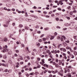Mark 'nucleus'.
<instances>
[{"label": "nucleus", "instance_id": "obj_34", "mask_svg": "<svg viewBox=\"0 0 77 77\" xmlns=\"http://www.w3.org/2000/svg\"><path fill=\"white\" fill-rule=\"evenodd\" d=\"M62 37L64 38V40H66V38H65V36H63H63Z\"/></svg>", "mask_w": 77, "mask_h": 77}, {"label": "nucleus", "instance_id": "obj_57", "mask_svg": "<svg viewBox=\"0 0 77 77\" xmlns=\"http://www.w3.org/2000/svg\"><path fill=\"white\" fill-rule=\"evenodd\" d=\"M38 42H42V39H40L38 40Z\"/></svg>", "mask_w": 77, "mask_h": 77}, {"label": "nucleus", "instance_id": "obj_63", "mask_svg": "<svg viewBox=\"0 0 77 77\" xmlns=\"http://www.w3.org/2000/svg\"><path fill=\"white\" fill-rule=\"evenodd\" d=\"M33 51H34L35 52H36V49H34L33 50Z\"/></svg>", "mask_w": 77, "mask_h": 77}, {"label": "nucleus", "instance_id": "obj_12", "mask_svg": "<svg viewBox=\"0 0 77 77\" xmlns=\"http://www.w3.org/2000/svg\"><path fill=\"white\" fill-rule=\"evenodd\" d=\"M26 21H29V22H32V20H28V19H26Z\"/></svg>", "mask_w": 77, "mask_h": 77}, {"label": "nucleus", "instance_id": "obj_41", "mask_svg": "<svg viewBox=\"0 0 77 77\" xmlns=\"http://www.w3.org/2000/svg\"><path fill=\"white\" fill-rule=\"evenodd\" d=\"M51 17H54V14H51Z\"/></svg>", "mask_w": 77, "mask_h": 77}, {"label": "nucleus", "instance_id": "obj_33", "mask_svg": "<svg viewBox=\"0 0 77 77\" xmlns=\"http://www.w3.org/2000/svg\"><path fill=\"white\" fill-rule=\"evenodd\" d=\"M21 47H25L24 45L23 44H21Z\"/></svg>", "mask_w": 77, "mask_h": 77}, {"label": "nucleus", "instance_id": "obj_6", "mask_svg": "<svg viewBox=\"0 0 77 77\" xmlns=\"http://www.w3.org/2000/svg\"><path fill=\"white\" fill-rule=\"evenodd\" d=\"M36 45H37V46L38 47H39L40 46V43H36Z\"/></svg>", "mask_w": 77, "mask_h": 77}, {"label": "nucleus", "instance_id": "obj_52", "mask_svg": "<svg viewBox=\"0 0 77 77\" xmlns=\"http://www.w3.org/2000/svg\"><path fill=\"white\" fill-rule=\"evenodd\" d=\"M58 11H61L62 10V9H61L60 8H58Z\"/></svg>", "mask_w": 77, "mask_h": 77}, {"label": "nucleus", "instance_id": "obj_44", "mask_svg": "<svg viewBox=\"0 0 77 77\" xmlns=\"http://www.w3.org/2000/svg\"><path fill=\"white\" fill-rule=\"evenodd\" d=\"M58 61H59V60H58V59H56L55 60L56 62H57V63H58Z\"/></svg>", "mask_w": 77, "mask_h": 77}, {"label": "nucleus", "instance_id": "obj_59", "mask_svg": "<svg viewBox=\"0 0 77 77\" xmlns=\"http://www.w3.org/2000/svg\"><path fill=\"white\" fill-rule=\"evenodd\" d=\"M8 7H11V4H8Z\"/></svg>", "mask_w": 77, "mask_h": 77}, {"label": "nucleus", "instance_id": "obj_20", "mask_svg": "<svg viewBox=\"0 0 77 77\" xmlns=\"http://www.w3.org/2000/svg\"><path fill=\"white\" fill-rule=\"evenodd\" d=\"M3 26L4 27H8V25L7 24H4L3 25Z\"/></svg>", "mask_w": 77, "mask_h": 77}, {"label": "nucleus", "instance_id": "obj_10", "mask_svg": "<svg viewBox=\"0 0 77 77\" xmlns=\"http://www.w3.org/2000/svg\"><path fill=\"white\" fill-rule=\"evenodd\" d=\"M63 51L64 52H66V50L65 48H63Z\"/></svg>", "mask_w": 77, "mask_h": 77}, {"label": "nucleus", "instance_id": "obj_64", "mask_svg": "<svg viewBox=\"0 0 77 77\" xmlns=\"http://www.w3.org/2000/svg\"><path fill=\"white\" fill-rule=\"evenodd\" d=\"M54 35H57V32H55L54 33Z\"/></svg>", "mask_w": 77, "mask_h": 77}, {"label": "nucleus", "instance_id": "obj_38", "mask_svg": "<svg viewBox=\"0 0 77 77\" xmlns=\"http://www.w3.org/2000/svg\"><path fill=\"white\" fill-rule=\"evenodd\" d=\"M70 47H69V46H67V47H66V49L67 50H69Z\"/></svg>", "mask_w": 77, "mask_h": 77}, {"label": "nucleus", "instance_id": "obj_39", "mask_svg": "<svg viewBox=\"0 0 77 77\" xmlns=\"http://www.w3.org/2000/svg\"><path fill=\"white\" fill-rule=\"evenodd\" d=\"M67 54H70V53H71V52H69V51H68L67 52Z\"/></svg>", "mask_w": 77, "mask_h": 77}, {"label": "nucleus", "instance_id": "obj_48", "mask_svg": "<svg viewBox=\"0 0 77 77\" xmlns=\"http://www.w3.org/2000/svg\"><path fill=\"white\" fill-rule=\"evenodd\" d=\"M16 44L17 45H19L20 44V43L18 41L16 42Z\"/></svg>", "mask_w": 77, "mask_h": 77}, {"label": "nucleus", "instance_id": "obj_27", "mask_svg": "<svg viewBox=\"0 0 77 77\" xmlns=\"http://www.w3.org/2000/svg\"><path fill=\"white\" fill-rule=\"evenodd\" d=\"M44 35H45L44 34H43L42 35H41V36H40V38H42V37H43L44 36Z\"/></svg>", "mask_w": 77, "mask_h": 77}, {"label": "nucleus", "instance_id": "obj_51", "mask_svg": "<svg viewBox=\"0 0 77 77\" xmlns=\"http://www.w3.org/2000/svg\"><path fill=\"white\" fill-rule=\"evenodd\" d=\"M56 63L55 62H53V65H56Z\"/></svg>", "mask_w": 77, "mask_h": 77}, {"label": "nucleus", "instance_id": "obj_4", "mask_svg": "<svg viewBox=\"0 0 77 77\" xmlns=\"http://www.w3.org/2000/svg\"><path fill=\"white\" fill-rule=\"evenodd\" d=\"M14 35L12 34H10L9 35V37L10 38H12V36Z\"/></svg>", "mask_w": 77, "mask_h": 77}, {"label": "nucleus", "instance_id": "obj_61", "mask_svg": "<svg viewBox=\"0 0 77 77\" xmlns=\"http://www.w3.org/2000/svg\"><path fill=\"white\" fill-rule=\"evenodd\" d=\"M2 66H6V65L4 63L2 64Z\"/></svg>", "mask_w": 77, "mask_h": 77}, {"label": "nucleus", "instance_id": "obj_47", "mask_svg": "<svg viewBox=\"0 0 77 77\" xmlns=\"http://www.w3.org/2000/svg\"><path fill=\"white\" fill-rule=\"evenodd\" d=\"M23 63H24L23 62H20V65H22V64H23Z\"/></svg>", "mask_w": 77, "mask_h": 77}, {"label": "nucleus", "instance_id": "obj_29", "mask_svg": "<svg viewBox=\"0 0 77 77\" xmlns=\"http://www.w3.org/2000/svg\"><path fill=\"white\" fill-rule=\"evenodd\" d=\"M54 52L55 54H56V53H57V51L56 50H55V51L54 50Z\"/></svg>", "mask_w": 77, "mask_h": 77}, {"label": "nucleus", "instance_id": "obj_16", "mask_svg": "<svg viewBox=\"0 0 77 77\" xmlns=\"http://www.w3.org/2000/svg\"><path fill=\"white\" fill-rule=\"evenodd\" d=\"M42 63H44L45 62H44V59H43L42 60Z\"/></svg>", "mask_w": 77, "mask_h": 77}, {"label": "nucleus", "instance_id": "obj_1", "mask_svg": "<svg viewBox=\"0 0 77 77\" xmlns=\"http://www.w3.org/2000/svg\"><path fill=\"white\" fill-rule=\"evenodd\" d=\"M1 52H2V53L8 52V54L9 55H11L12 53V51H11V50L8 49V46L6 45L5 46V47L4 48L3 50H2Z\"/></svg>", "mask_w": 77, "mask_h": 77}, {"label": "nucleus", "instance_id": "obj_5", "mask_svg": "<svg viewBox=\"0 0 77 77\" xmlns=\"http://www.w3.org/2000/svg\"><path fill=\"white\" fill-rule=\"evenodd\" d=\"M24 29H25V30H29L30 28H29V27L27 26H26L25 27Z\"/></svg>", "mask_w": 77, "mask_h": 77}, {"label": "nucleus", "instance_id": "obj_58", "mask_svg": "<svg viewBox=\"0 0 77 77\" xmlns=\"http://www.w3.org/2000/svg\"><path fill=\"white\" fill-rule=\"evenodd\" d=\"M42 69H44V70H45V68L44 67H42Z\"/></svg>", "mask_w": 77, "mask_h": 77}, {"label": "nucleus", "instance_id": "obj_24", "mask_svg": "<svg viewBox=\"0 0 77 77\" xmlns=\"http://www.w3.org/2000/svg\"><path fill=\"white\" fill-rule=\"evenodd\" d=\"M20 60H23V57H22L21 56H20Z\"/></svg>", "mask_w": 77, "mask_h": 77}, {"label": "nucleus", "instance_id": "obj_56", "mask_svg": "<svg viewBox=\"0 0 77 77\" xmlns=\"http://www.w3.org/2000/svg\"><path fill=\"white\" fill-rule=\"evenodd\" d=\"M70 1L71 3H73V0H69Z\"/></svg>", "mask_w": 77, "mask_h": 77}, {"label": "nucleus", "instance_id": "obj_35", "mask_svg": "<svg viewBox=\"0 0 77 77\" xmlns=\"http://www.w3.org/2000/svg\"><path fill=\"white\" fill-rule=\"evenodd\" d=\"M43 41H46V38H43Z\"/></svg>", "mask_w": 77, "mask_h": 77}, {"label": "nucleus", "instance_id": "obj_53", "mask_svg": "<svg viewBox=\"0 0 77 77\" xmlns=\"http://www.w3.org/2000/svg\"><path fill=\"white\" fill-rule=\"evenodd\" d=\"M30 75V74H27L26 75V76H27V77H29V76Z\"/></svg>", "mask_w": 77, "mask_h": 77}, {"label": "nucleus", "instance_id": "obj_46", "mask_svg": "<svg viewBox=\"0 0 77 77\" xmlns=\"http://www.w3.org/2000/svg\"><path fill=\"white\" fill-rule=\"evenodd\" d=\"M56 28H57V29H60L61 27H60V26H57L56 27Z\"/></svg>", "mask_w": 77, "mask_h": 77}, {"label": "nucleus", "instance_id": "obj_30", "mask_svg": "<svg viewBox=\"0 0 77 77\" xmlns=\"http://www.w3.org/2000/svg\"><path fill=\"white\" fill-rule=\"evenodd\" d=\"M15 51L17 53H19V50H16Z\"/></svg>", "mask_w": 77, "mask_h": 77}, {"label": "nucleus", "instance_id": "obj_22", "mask_svg": "<svg viewBox=\"0 0 77 77\" xmlns=\"http://www.w3.org/2000/svg\"><path fill=\"white\" fill-rule=\"evenodd\" d=\"M74 39H75L76 40H77V36H74Z\"/></svg>", "mask_w": 77, "mask_h": 77}, {"label": "nucleus", "instance_id": "obj_11", "mask_svg": "<svg viewBox=\"0 0 77 77\" xmlns=\"http://www.w3.org/2000/svg\"><path fill=\"white\" fill-rule=\"evenodd\" d=\"M66 18H67L68 20H70V17H66Z\"/></svg>", "mask_w": 77, "mask_h": 77}, {"label": "nucleus", "instance_id": "obj_2", "mask_svg": "<svg viewBox=\"0 0 77 77\" xmlns=\"http://www.w3.org/2000/svg\"><path fill=\"white\" fill-rule=\"evenodd\" d=\"M30 16L31 17H34L35 18H38V17H37L36 16L33 15V14H31L30 15Z\"/></svg>", "mask_w": 77, "mask_h": 77}, {"label": "nucleus", "instance_id": "obj_15", "mask_svg": "<svg viewBox=\"0 0 77 77\" xmlns=\"http://www.w3.org/2000/svg\"><path fill=\"white\" fill-rule=\"evenodd\" d=\"M19 27H23V25L22 24H20L19 25Z\"/></svg>", "mask_w": 77, "mask_h": 77}, {"label": "nucleus", "instance_id": "obj_23", "mask_svg": "<svg viewBox=\"0 0 77 77\" xmlns=\"http://www.w3.org/2000/svg\"><path fill=\"white\" fill-rule=\"evenodd\" d=\"M64 25L65 26H68V23H65L64 24Z\"/></svg>", "mask_w": 77, "mask_h": 77}, {"label": "nucleus", "instance_id": "obj_21", "mask_svg": "<svg viewBox=\"0 0 77 77\" xmlns=\"http://www.w3.org/2000/svg\"><path fill=\"white\" fill-rule=\"evenodd\" d=\"M41 60V58H40L38 57L37 58V60H38V61H40Z\"/></svg>", "mask_w": 77, "mask_h": 77}, {"label": "nucleus", "instance_id": "obj_14", "mask_svg": "<svg viewBox=\"0 0 77 77\" xmlns=\"http://www.w3.org/2000/svg\"><path fill=\"white\" fill-rule=\"evenodd\" d=\"M29 75H34V72H32V73H31L29 74Z\"/></svg>", "mask_w": 77, "mask_h": 77}, {"label": "nucleus", "instance_id": "obj_43", "mask_svg": "<svg viewBox=\"0 0 77 77\" xmlns=\"http://www.w3.org/2000/svg\"><path fill=\"white\" fill-rule=\"evenodd\" d=\"M19 20L20 21H23V18H19Z\"/></svg>", "mask_w": 77, "mask_h": 77}, {"label": "nucleus", "instance_id": "obj_54", "mask_svg": "<svg viewBox=\"0 0 77 77\" xmlns=\"http://www.w3.org/2000/svg\"><path fill=\"white\" fill-rule=\"evenodd\" d=\"M63 55V56H66V54H65L64 53H63L62 54Z\"/></svg>", "mask_w": 77, "mask_h": 77}, {"label": "nucleus", "instance_id": "obj_37", "mask_svg": "<svg viewBox=\"0 0 77 77\" xmlns=\"http://www.w3.org/2000/svg\"><path fill=\"white\" fill-rule=\"evenodd\" d=\"M57 39H60V37L59 36L57 37Z\"/></svg>", "mask_w": 77, "mask_h": 77}, {"label": "nucleus", "instance_id": "obj_26", "mask_svg": "<svg viewBox=\"0 0 77 77\" xmlns=\"http://www.w3.org/2000/svg\"><path fill=\"white\" fill-rule=\"evenodd\" d=\"M63 30H67V28H64L63 29Z\"/></svg>", "mask_w": 77, "mask_h": 77}, {"label": "nucleus", "instance_id": "obj_17", "mask_svg": "<svg viewBox=\"0 0 77 77\" xmlns=\"http://www.w3.org/2000/svg\"><path fill=\"white\" fill-rule=\"evenodd\" d=\"M8 62L9 63H10V64H12V62L11 60H10Z\"/></svg>", "mask_w": 77, "mask_h": 77}, {"label": "nucleus", "instance_id": "obj_40", "mask_svg": "<svg viewBox=\"0 0 77 77\" xmlns=\"http://www.w3.org/2000/svg\"><path fill=\"white\" fill-rule=\"evenodd\" d=\"M75 29H76V30H77V26H75L74 27Z\"/></svg>", "mask_w": 77, "mask_h": 77}, {"label": "nucleus", "instance_id": "obj_8", "mask_svg": "<svg viewBox=\"0 0 77 77\" xmlns=\"http://www.w3.org/2000/svg\"><path fill=\"white\" fill-rule=\"evenodd\" d=\"M43 66H44L46 67L47 68H48V65H47L46 64H44Z\"/></svg>", "mask_w": 77, "mask_h": 77}, {"label": "nucleus", "instance_id": "obj_28", "mask_svg": "<svg viewBox=\"0 0 77 77\" xmlns=\"http://www.w3.org/2000/svg\"><path fill=\"white\" fill-rule=\"evenodd\" d=\"M67 8L68 9H70V10H71V6H69L67 7Z\"/></svg>", "mask_w": 77, "mask_h": 77}, {"label": "nucleus", "instance_id": "obj_36", "mask_svg": "<svg viewBox=\"0 0 77 77\" xmlns=\"http://www.w3.org/2000/svg\"><path fill=\"white\" fill-rule=\"evenodd\" d=\"M32 55H33V56H35V54H34V52H32Z\"/></svg>", "mask_w": 77, "mask_h": 77}, {"label": "nucleus", "instance_id": "obj_60", "mask_svg": "<svg viewBox=\"0 0 77 77\" xmlns=\"http://www.w3.org/2000/svg\"><path fill=\"white\" fill-rule=\"evenodd\" d=\"M69 28L70 29H74V28L72 27H71Z\"/></svg>", "mask_w": 77, "mask_h": 77}, {"label": "nucleus", "instance_id": "obj_32", "mask_svg": "<svg viewBox=\"0 0 77 77\" xmlns=\"http://www.w3.org/2000/svg\"><path fill=\"white\" fill-rule=\"evenodd\" d=\"M65 42L67 43H69V40L65 41Z\"/></svg>", "mask_w": 77, "mask_h": 77}, {"label": "nucleus", "instance_id": "obj_55", "mask_svg": "<svg viewBox=\"0 0 77 77\" xmlns=\"http://www.w3.org/2000/svg\"><path fill=\"white\" fill-rule=\"evenodd\" d=\"M41 32L40 31H38L37 32V33H39V34H40V33H41Z\"/></svg>", "mask_w": 77, "mask_h": 77}, {"label": "nucleus", "instance_id": "obj_49", "mask_svg": "<svg viewBox=\"0 0 77 77\" xmlns=\"http://www.w3.org/2000/svg\"><path fill=\"white\" fill-rule=\"evenodd\" d=\"M32 68H29V71H32Z\"/></svg>", "mask_w": 77, "mask_h": 77}, {"label": "nucleus", "instance_id": "obj_50", "mask_svg": "<svg viewBox=\"0 0 77 77\" xmlns=\"http://www.w3.org/2000/svg\"><path fill=\"white\" fill-rule=\"evenodd\" d=\"M73 50H77V48H76V47H75L73 48Z\"/></svg>", "mask_w": 77, "mask_h": 77}, {"label": "nucleus", "instance_id": "obj_3", "mask_svg": "<svg viewBox=\"0 0 77 77\" xmlns=\"http://www.w3.org/2000/svg\"><path fill=\"white\" fill-rule=\"evenodd\" d=\"M51 38H50V40H53V39H54V36H52L51 35H50Z\"/></svg>", "mask_w": 77, "mask_h": 77}, {"label": "nucleus", "instance_id": "obj_7", "mask_svg": "<svg viewBox=\"0 0 77 77\" xmlns=\"http://www.w3.org/2000/svg\"><path fill=\"white\" fill-rule=\"evenodd\" d=\"M49 29H50L48 27H47V28H45L44 29V30L45 31H47V30H49Z\"/></svg>", "mask_w": 77, "mask_h": 77}, {"label": "nucleus", "instance_id": "obj_18", "mask_svg": "<svg viewBox=\"0 0 77 77\" xmlns=\"http://www.w3.org/2000/svg\"><path fill=\"white\" fill-rule=\"evenodd\" d=\"M56 20L57 21H59V19L58 17H57L56 18Z\"/></svg>", "mask_w": 77, "mask_h": 77}, {"label": "nucleus", "instance_id": "obj_42", "mask_svg": "<svg viewBox=\"0 0 77 77\" xmlns=\"http://www.w3.org/2000/svg\"><path fill=\"white\" fill-rule=\"evenodd\" d=\"M3 41V39L2 38H0V42H2Z\"/></svg>", "mask_w": 77, "mask_h": 77}, {"label": "nucleus", "instance_id": "obj_9", "mask_svg": "<svg viewBox=\"0 0 77 77\" xmlns=\"http://www.w3.org/2000/svg\"><path fill=\"white\" fill-rule=\"evenodd\" d=\"M4 41L5 42H6L7 41H8V38H4Z\"/></svg>", "mask_w": 77, "mask_h": 77}, {"label": "nucleus", "instance_id": "obj_19", "mask_svg": "<svg viewBox=\"0 0 77 77\" xmlns=\"http://www.w3.org/2000/svg\"><path fill=\"white\" fill-rule=\"evenodd\" d=\"M55 65V67L56 68H58V66H59V65L57 64H56Z\"/></svg>", "mask_w": 77, "mask_h": 77}, {"label": "nucleus", "instance_id": "obj_31", "mask_svg": "<svg viewBox=\"0 0 77 77\" xmlns=\"http://www.w3.org/2000/svg\"><path fill=\"white\" fill-rule=\"evenodd\" d=\"M26 57L27 59H28V60H30V57H29V56L27 57Z\"/></svg>", "mask_w": 77, "mask_h": 77}, {"label": "nucleus", "instance_id": "obj_25", "mask_svg": "<svg viewBox=\"0 0 77 77\" xmlns=\"http://www.w3.org/2000/svg\"><path fill=\"white\" fill-rule=\"evenodd\" d=\"M58 74H59V75H61V76H63V75L62 73H59Z\"/></svg>", "mask_w": 77, "mask_h": 77}, {"label": "nucleus", "instance_id": "obj_13", "mask_svg": "<svg viewBox=\"0 0 77 77\" xmlns=\"http://www.w3.org/2000/svg\"><path fill=\"white\" fill-rule=\"evenodd\" d=\"M3 58L4 59H6L7 58V56L5 55H4L3 56Z\"/></svg>", "mask_w": 77, "mask_h": 77}, {"label": "nucleus", "instance_id": "obj_45", "mask_svg": "<svg viewBox=\"0 0 77 77\" xmlns=\"http://www.w3.org/2000/svg\"><path fill=\"white\" fill-rule=\"evenodd\" d=\"M66 44H67L66 43H63V45L64 46H65V45H66Z\"/></svg>", "mask_w": 77, "mask_h": 77}, {"label": "nucleus", "instance_id": "obj_62", "mask_svg": "<svg viewBox=\"0 0 77 77\" xmlns=\"http://www.w3.org/2000/svg\"><path fill=\"white\" fill-rule=\"evenodd\" d=\"M12 11H15V9L14 8H12Z\"/></svg>", "mask_w": 77, "mask_h": 77}]
</instances>
